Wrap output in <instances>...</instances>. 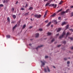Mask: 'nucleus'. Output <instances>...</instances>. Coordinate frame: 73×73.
I'll return each mask as SVG.
<instances>
[{
	"label": "nucleus",
	"instance_id": "f257e3e1",
	"mask_svg": "<svg viewBox=\"0 0 73 73\" xmlns=\"http://www.w3.org/2000/svg\"><path fill=\"white\" fill-rule=\"evenodd\" d=\"M35 17L37 18V19H40L41 17V15H38L37 14H35L34 15Z\"/></svg>",
	"mask_w": 73,
	"mask_h": 73
},
{
	"label": "nucleus",
	"instance_id": "f03ea898",
	"mask_svg": "<svg viewBox=\"0 0 73 73\" xmlns=\"http://www.w3.org/2000/svg\"><path fill=\"white\" fill-rule=\"evenodd\" d=\"M64 35H65V31H64L62 33V36H59V38L61 39L62 38L64 37Z\"/></svg>",
	"mask_w": 73,
	"mask_h": 73
},
{
	"label": "nucleus",
	"instance_id": "7ed1b4c3",
	"mask_svg": "<svg viewBox=\"0 0 73 73\" xmlns=\"http://www.w3.org/2000/svg\"><path fill=\"white\" fill-rule=\"evenodd\" d=\"M53 23H54V24H57V20H54L52 21Z\"/></svg>",
	"mask_w": 73,
	"mask_h": 73
},
{
	"label": "nucleus",
	"instance_id": "20e7f679",
	"mask_svg": "<svg viewBox=\"0 0 73 73\" xmlns=\"http://www.w3.org/2000/svg\"><path fill=\"white\" fill-rule=\"evenodd\" d=\"M42 46H43V45H41L40 46H38V47H37L36 48V50H37V49H38V48H41V47H42Z\"/></svg>",
	"mask_w": 73,
	"mask_h": 73
},
{
	"label": "nucleus",
	"instance_id": "39448f33",
	"mask_svg": "<svg viewBox=\"0 0 73 73\" xmlns=\"http://www.w3.org/2000/svg\"><path fill=\"white\" fill-rule=\"evenodd\" d=\"M8 2V0H3V3H7Z\"/></svg>",
	"mask_w": 73,
	"mask_h": 73
},
{
	"label": "nucleus",
	"instance_id": "423d86ee",
	"mask_svg": "<svg viewBox=\"0 0 73 73\" xmlns=\"http://www.w3.org/2000/svg\"><path fill=\"white\" fill-rule=\"evenodd\" d=\"M39 36V34L37 33L35 34L36 37H38Z\"/></svg>",
	"mask_w": 73,
	"mask_h": 73
},
{
	"label": "nucleus",
	"instance_id": "0eeeda50",
	"mask_svg": "<svg viewBox=\"0 0 73 73\" xmlns=\"http://www.w3.org/2000/svg\"><path fill=\"white\" fill-rule=\"evenodd\" d=\"M50 24H51V22H50L49 23H48L47 25V27H49V26H50Z\"/></svg>",
	"mask_w": 73,
	"mask_h": 73
},
{
	"label": "nucleus",
	"instance_id": "6e6552de",
	"mask_svg": "<svg viewBox=\"0 0 73 73\" xmlns=\"http://www.w3.org/2000/svg\"><path fill=\"white\" fill-rule=\"evenodd\" d=\"M41 62L42 63V66H44V65H45V63L44 62L42 61H41Z\"/></svg>",
	"mask_w": 73,
	"mask_h": 73
},
{
	"label": "nucleus",
	"instance_id": "1a4fd4ad",
	"mask_svg": "<svg viewBox=\"0 0 73 73\" xmlns=\"http://www.w3.org/2000/svg\"><path fill=\"white\" fill-rule=\"evenodd\" d=\"M61 30V28H59L57 30V32H60V31Z\"/></svg>",
	"mask_w": 73,
	"mask_h": 73
},
{
	"label": "nucleus",
	"instance_id": "9d476101",
	"mask_svg": "<svg viewBox=\"0 0 73 73\" xmlns=\"http://www.w3.org/2000/svg\"><path fill=\"white\" fill-rule=\"evenodd\" d=\"M66 23L65 22H64L63 23H62V26H63L64 25H65L66 24Z\"/></svg>",
	"mask_w": 73,
	"mask_h": 73
},
{
	"label": "nucleus",
	"instance_id": "9b49d317",
	"mask_svg": "<svg viewBox=\"0 0 73 73\" xmlns=\"http://www.w3.org/2000/svg\"><path fill=\"white\" fill-rule=\"evenodd\" d=\"M7 21H8V22H9V23H10V18H9V17H7Z\"/></svg>",
	"mask_w": 73,
	"mask_h": 73
},
{
	"label": "nucleus",
	"instance_id": "f8f14e48",
	"mask_svg": "<svg viewBox=\"0 0 73 73\" xmlns=\"http://www.w3.org/2000/svg\"><path fill=\"white\" fill-rule=\"evenodd\" d=\"M17 24H16L14 27H13V30H14L15 29V28H16V27H17Z\"/></svg>",
	"mask_w": 73,
	"mask_h": 73
},
{
	"label": "nucleus",
	"instance_id": "ddd939ff",
	"mask_svg": "<svg viewBox=\"0 0 73 73\" xmlns=\"http://www.w3.org/2000/svg\"><path fill=\"white\" fill-rule=\"evenodd\" d=\"M6 37H7V38H9L11 37V36H10V35H6Z\"/></svg>",
	"mask_w": 73,
	"mask_h": 73
},
{
	"label": "nucleus",
	"instance_id": "4468645a",
	"mask_svg": "<svg viewBox=\"0 0 73 73\" xmlns=\"http://www.w3.org/2000/svg\"><path fill=\"white\" fill-rule=\"evenodd\" d=\"M13 17L14 19H15L16 18V16L15 15H13Z\"/></svg>",
	"mask_w": 73,
	"mask_h": 73
},
{
	"label": "nucleus",
	"instance_id": "2eb2a0df",
	"mask_svg": "<svg viewBox=\"0 0 73 73\" xmlns=\"http://www.w3.org/2000/svg\"><path fill=\"white\" fill-rule=\"evenodd\" d=\"M48 36H50V35H52V33H51L48 32L47 33Z\"/></svg>",
	"mask_w": 73,
	"mask_h": 73
},
{
	"label": "nucleus",
	"instance_id": "dca6fc26",
	"mask_svg": "<svg viewBox=\"0 0 73 73\" xmlns=\"http://www.w3.org/2000/svg\"><path fill=\"white\" fill-rule=\"evenodd\" d=\"M49 7H51V6H52V7H54V4H50L49 5Z\"/></svg>",
	"mask_w": 73,
	"mask_h": 73
},
{
	"label": "nucleus",
	"instance_id": "f3484780",
	"mask_svg": "<svg viewBox=\"0 0 73 73\" xmlns=\"http://www.w3.org/2000/svg\"><path fill=\"white\" fill-rule=\"evenodd\" d=\"M29 12L26 13L25 14V16H27V15H29Z\"/></svg>",
	"mask_w": 73,
	"mask_h": 73
},
{
	"label": "nucleus",
	"instance_id": "a211bd4d",
	"mask_svg": "<svg viewBox=\"0 0 73 73\" xmlns=\"http://www.w3.org/2000/svg\"><path fill=\"white\" fill-rule=\"evenodd\" d=\"M33 7H30L29 9V10H30V11H31V10H32V9H33Z\"/></svg>",
	"mask_w": 73,
	"mask_h": 73
},
{
	"label": "nucleus",
	"instance_id": "6ab92c4d",
	"mask_svg": "<svg viewBox=\"0 0 73 73\" xmlns=\"http://www.w3.org/2000/svg\"><path fill=\"white\" fill-rule=\"evenodd\" d=\"M65 13V12L63 11V12H61V15H64V13Z\"/></svg>",
	"mask_w": 73,
	"mask_h": 73
},
{
	"label": "nucleus",
	"instance_id": "aec40b11",
	"mask_svg": "<svg viewBox=\"0 0 73 73\" xmlns=\"http://www.w3.org/2000/svg\"><path fill=\"white\" fill-rule=\"evenodd\" d=\"M56 15V13H54L53 14H52L51 16L52 17H54V16H55Z\"/></svg>",
	"mask_w": 73,
	"mask_h": 73
},
{
	"label": "nucleus",
	"instance_id": "412c9836",
	"mask_svg": "<svg viewBox=\"0 0 73 73\" xmlns=\"http://www.w3.org/2000/svg\"><path fill=\"white\" fill-rule=\"evenodd\" d=\"M44 72H48V71L46 69L44 68Z\"/></svg>",
	"mask_w": 73,
	"mask_h": 73
},
{
	"label": "nucleus",
	"instance_id": "4be33fe9",
	"mask_svg": "<svg viewBox=\"0 0 73 73\" xmlns=\"http://www.w3.org/2000/svg\"><path fill=\"white\" fill-rule=\"evenodd\" d=\"M72 16H73V12H72L70 14V17H72Z\"/></svg>",
	"mask_w": 73,
	"mask_h": 73
},
{
	"label": "nucleus",
	"instance_id": "5701e85b",
	"mask_svg": "<svg viewBox=\"0 0 73 73\" xmlns=\"http://www.w3.org/2000/svg\"><path fill=\"white\" fill-rule=\"evenodd\" d=\"M55 39L54 38H53V39L51 41V42H54V41Z\"/></svg>",
	"mask_w": 73,
	"mask_h": 73
},
{
	"label": "nucleus",
	"instance_id": "b1692460",
	"mask_svg": "<svg viewBox=\"0 0 73 73\" xmlns=\"http://www.w3.org/2000/svg\"><path fill=\"white\" fill-rule=\"evenodd\" d=\"M63 2L62 1H60V2L59 3V4L60 5H61V4H62Z\"/></svg>",
	"mask_w": 73,
	"mask_h": 73
},
{
	"label": "nucleus",
	"instance_id": "393cba45",
	"mask_svg": "<svg viewBox=\"0 0 73 73\" xmlns=\"http://www.w3.org/2000/svg\"><path fill=\"white\" fill-rule=\"evenodd\" d=\"M26 27V25H24L23 26V29H24V28H25Z\"/></svg>",
	"mask_w": 73,
	"mask_h": 73
},
{
	"label": "nucleus",
	"instance_id": "a878e982",
	"mask_svg": "<svg viewBox=\"0 0 73 73\" xmlns=\"http://www.w3.org/2000/svg\"><path fill=\"white\" fill-rule=\"evenodd\" d=\"M69 9H67L66 12H65V13H68V11H69Z\"/></svg>",
	"mask_w": 73,
	"mask_h": 73
},
{
	"label": "nucleus",
	"instance_id": "bb28decb",
	"mask_svg": "<svg viewBox=\"0 0 73 73\" xmlns=\"http://www.w3.org/2000/svg\"><path fill=\"white\" fill-rule=\"evenodd\" d=\"M49 4H50V3H47L46 4L45 7H47V6H48V5H49Z\"/></svg>",
	"mask_w": 73,
	"mask_h": 73
},
{
	"label": "nucleus",
	"instance_id": "cd10ccee",
	"mask_svg": "<svg viewBox=\"0 0 73 73\" xmlns=\"http://www.w3.org/2000/svg\"><path fill=\"white\" fill-rule=\"evenodd\" d=\"M4 7V5L2 4L0 5V8L1 7Z\"/></svg>",
	"mask_w": 73,
	"mask_h": 73
},
{
	"label": "nucleus",
	"instance_id": "c85d7f7f",
	"mask_svg": "<svg viewBox=\"0 0 73 73\" xmlns=\"http://www.w3.org/2000/svg\"><path fill=\"white\" fill-rule=\"evenodd\" d=\"M68 28H69V25H67V26H66V29H68Z\"/></svg>",
	"mask_w": 73,
	"mask_h": 73
},
{
	"label": "nucleus",
	"instance_id": "c756f323",
	"mask_svg": "<svg viewBox=\"0 0 73 73\" xmlns=\"http://www.w3.org/2000/svg\"><path fill=\"white\" fill-rule=\"evenodd\" d=\"M69 34H70V33L69 32H68L67 33V34H66V37H67L68 35H69Z\"/></svg>",
	"mask_w": 73,
	"mask_h": 73
},
{
	"label": "nucleus",
	"instance_id": "7c9ffc66",
	"mask_svg": "<svg viewBox=\"0 0 73 73\" xmlns=\"http://www.w3.org/2000/svg\"><path fill=\"white\" fill-rule=\"evenodd\" d=\"M47 69L48 72H50V69H49V68H48V66L47 67Z\"/></svg>",
	"mask_w": 73,
	"mask_h": 73
},
{
	"label": "nucleus",
	"instance_id": "2f4dec72",
	"mask_svg": "<svg viewBox=\"0 0 73 73\" xmlns=\"http://www.w3.org/2000/svg\"><path fill=\"white\" fill-rule=\"evenodd\" d=\"M54 8H56V7H57V5L55 4V5H54Z\"/></svg>",
	"mask_w": 73,
	"mask_h": 73
},
{
	"label": "nucleus",
	"instance_id": "473e14b6",
	"mask_svg": "<svg viewBox=\"0 0 73 73\" xmlns=\"http://www.w3.org/2000/svg\"><path fill=\"white\" fill-rule=\"evenodd\" d=\"M39 31H42V29H39Z\"/></svg>",
	"mask_w": 73,
	"mask_h": 73
},
{
	"label": "nucleus",
	"instance_id": "72a5a7b5",
	"mask_svg": "<svg viewBox=\"0 0 73 73\" xmlns=\"http://www.w3.org/2000/svg\"><path fill=\"white\" fill-rule=\"evenodd\" d=\"M21 10H22V11H24V10H25V9L24 8H21Z\"/></svg>",
	"mask_w": 73,
	"mask_h": 73
},
{
	"label": "nucleus",
	"instance_id": "f704fd0d",
	"mask_svg": "<svg viewBox=\"0 0 73 73\" xmlns=\"http://www.w3.org/2000/svg\"><path fill=\"white\" fill-rule=\"evenodd\" d=\"M14 10H15V8H13L11 9V11H14Z\"/></svg>",
	"mask_w": 73,
	"mask_h": 73
},
{
	"label": "nucleus",
	"instance_id": "c9c22d12",
	"mask_svg": "<svg viewBox=\"0 0 73 73\" xmlns=\"http://www.w3.org/2000/svg\"><path fill=\"white\" fill-rule=\"evenodd\" d=\"M61 11H62V9H60L59 10V11H58V13L59 12H61Z\"/></svg>",
	"mask_w": 73,
	"mask_h": 73
},
{
	"label": "nucleus",
	"instance_id": "e433bc0d",
	"mask_svg": "<svg viewBox=\"0 0 73 73\" xmlns=\"http://www.w3.org/2000/svg\"><path fill=\"white\" fill-rule=\"evenodd\" d=\"M48 20H46L45 21V22L47 23H48Z\"/></svg>",
	"mask_w": 73,
	"mask_h": 73
},
{
	"label": "nucleus",
	"instance_id": "4c0bfd02",
	"mask_svg": "<svg viewBox=\"0 0 73 73\" xmlns=\"http://www.w3.org/2000/svg\"><path fill=\"white\" fill-rule=\"evenodd\" d=\"M32 28H33V26H31V27H29V29H32Z\"/></svg>",
	"mask_w": 73,
	"mask_h": 73
},
{
	"label": "nucleus",
	"instance_id": "58836bf2",
	"mask_svg": "<svg viewBox=\"0 0 73 73\" xmlns=\"http://www.w3.org/2000/svg\"><path fill=\"white\" fill-rule=\"evenodd\" d=\"M15 23V21H12L11 22V23H12L13 24H14Z\"/></svg>",
	"mask_w": 73,
	"mask_h": 73
},
{
	"label": "nucleus",
	"instance_id": "ea45409f",
	"mask_svg": "<svg viewBox=\"0 0 73 73\" xmlns=\"http://www.w3.org/2000/svg\"><path fill=\"white\" fill-rule=\"evenodd\" d=\"M46 16V14H45L44 15V17H45Z\"/></svg>",
	"mask_w": 73,
	"mask_h": 73
},
{
	"label": "nucleus",
	"instance_id": "a19ab883",
	"mask_svg": "<svg viewBox=\"0 0 73 73\" xmlns=\"http://www.w3.org/2000/svg\"><path fill=\"white\" fill-rule=\"evenodd\" d=\"M58 19L59 20H61V17H58Z\"/></svg>",
	"mask_w": 73,
	"mask_h": 73
},
{
	"label": "nucleus",
	"instance_id": "79ce46f5",
	"mask_svg": "<svg viewBox=\"0 0 73 73\" xmlns=\"http://www.w3.org/2000/svg\"><path fill=\"white\" fill-rule=\"evenodd\" d=\"M48 58V56H45V58Z\"/></svg>",
	"mask_w": 73,
	"mask_h": 73
},
{
	"label": "nucleus",
	"instance_id": "37998d69",
	"mask_svg": "<svg viewBox=\"0 0 73 73\" xmlns=\"http://www.w3.org/2000/svg\"><path fill=\"white\" fill-rule=\"evenodd\" d=\"M63 43L64 44H66V41H64L63 42Z\"/></svg>",
	"mask_w": 73,
	"mask_h": 73
},
{
	"label": "nucleus",
	"instance_id": "c03bdc74",
	"mask_svg": "<svg viewBox=\"0 0 73 73\" xmlns=\"http://www.w3.org/2000/svg\"><path fill=\"white\" fill-rule=\"evenodd\" d=\"M67 64H70V62L69 61H68L67 62Z\"/></svg>",
	"mask_w": 73,
	"mask_h": 73
},
{
	"label": "nucleus",
	"instance_id": "a18cd8bd",
	"mask_svg": "<svg viewBox=\"0 0 73 73\" xmlns=\"http://www.w3.org/2000/svg\"><path fill=\"white\" fill-rule=\"evenodd\" d=\"M61 46V45H58L57 46V47H59Z\"/></svg>",
	"mask_w": 73,
	"mask_h": 73
},
{
	"label": "nucleus",
	"instance_id": "49530a36",
	"mask_svg": "<svg viewBox=\"0 0 73 73\" xmlns=\"http://www.w3.org/2000/svg\"><path fill=\"white\" fill-rule=\"evenodd\" d=\"M47 12H47V11H46V12H45V14H47Z\"/></svg>",
	"mask_w": 73,
	"mask_h": 73
},
{
	"label": "nucleus",
	"instance_id": "de8ad7c7",
	"mask_svg": "<svg viewBox=\"0 0 73 73\" xmlns=\"http://www.w3.org/2000/svg\"><path fill=\"white\" fill-rule=\"evenodd\" d=\"M70 31H72V32H73V30L72 29H70Z\"/></svg>",
	"mask_w": 73,
	"mask_h": 73
},
{
	"label": "nucleus",
	"instance_id": "09e8293b",
	"mask_svg": "<svg viewBox=\"0 0 73 73\" xmlns=\"http://www.w3.org/2000/svg\"><path fill=\"white\" fill-rule=\"evenodd\" d=\"M70 39L71 40H73V38L72 37H70Z\"/></svg>",
	"mask_w": 73,
	"mask_h": 73
},
{
	"label": "nucleus",
	"instance_id": "8fccbe9b",
	"mask_svg": "<svg viewBox=\"0 0 73 73\" xmlns=\"http://www.w3.org/2000/svg\"><path fill=\"white\" fill-rule=\"evenodd\" d=\"M67 59H68L66 58H64V60H67Z\"/></svg>",
	"mask_w": 73,
	"mask_h": 73
},
{
	"label": "nucleus",
	"instance_id": "3c124183",
	"mask_svg": "<svg viewBox=\"0 0 73 73\" xmlns=\"http://www.w3.org/2000/svg\"><path fill=\"white\" fill-rule=\"evenodd\" d=\"M28 6V5L27 4L25 5V7H27V6Z\"/></svg>",
	"mask_w": 73,
	"mask_h": 73
},
{
	"label": "nucleus",
	"instance_id": "603ef678",
	"mask_svg": "<svg viewBox=\"0 0 73 73\" xmlns=\"http://www.w3.org/2000/svg\"><path fill=\"white\" fill-rule=\"evenodd\" d=\"M58 35H59V34H58L56 35V36H58Z\"/></svg>",
	"mask_w": 73,
	"mask_h": 73
},
{
	"label": "nucleus",
	"instance_id": "864d4df0",
	"mask_svg": "<svg viewBox=\"0 0 73 73\" xmlns=\"http://www.w3.org/2000/svg\"><path fill=\"white\" fill-rule=\"evenodd\" d=\"M71 49H73V47H72L71 48Z\"/></svg>",
	"mask_w": 73,
	"mask_h": 73
},
{
	"label": "nucleus",
	"instance_id": "5fc2aeb1",
	"mask_svg": "<svg viewBox=\"0 0 73 73\" xmlns=\"http://www.w3.org/2000/svg\"><path fill=\"white\" fill-rule=\"evenodd\" d=\"M51 27H53V25H52L51 26Z\"/></svg>",
	"mask_w": 73,
	"mask_h": 73
},
{
	"label": "nucleus",
	"instance_id": "6e6d98bb",
	"mask_svg": "<svg viewBox=\"0 0 73 73\" xmlns=\"http://www.w3.org/2000/svg\"><path fill=\"white\" fill-rule=\"evenodd\" d=\"M48 0H44V1H47Z\"/></svg>",
	"mask_w": 73,
	"mask_h": 73
},
{
	"label": "nucleus",
	"instance_id": "4d7b16f0",
	"mask_svg": "<svg viewBox=\"0 0 73 73\" xmlns=\"http://www.w3.org/2000/svg\"><path fill=\"white\" fill-rule=\"evenodd\" d=\"M29 46H31V45H32V44H29Z\"/></svg>",
	"mask_w": 73,
	"mask_h": 73
},
{
	"label": "nucleus",
	"instance_id": "13d9d810",
	"mask_svg": "<svg viewBox=\"0 0 73 73\" xmlns=\"http://www.w3.org/2000/svg\"><path fill=\"white\" fill-rule=\"evenodd\" d=\"M71 8H73V5L72 6H71Z\"/></svg>",
	"mask_w": 73,
	"mask_h": 73
},
{
	"label": "nucleus",
	"instance_id": "bf43d9fd",
	"mask_svg": "<svg viewBox=\"0 0 73 73\" xmlns=\"http://www.w3.org/2000/svg\"><path fill=\"white\" fill-rule=\"evenodd\" d=\"M30 20H31V21H32V18H31Z\"/></svg>",
	"mask_w": 73,
	"mask_h": 73
},
{
	"label": "nucleus",
	"instance_id": "052dcab7",
	"mask_svg": "<svg viewBox=\"0 0 73 73\" xmlns=\"http://www.w3.org/2000/svg\"><path fill=\"white\" fill-rule=\"evenodd\" d=\"M17 3H18V1H17V2L16 3V4H17Z\"/></svg>",
	"mask_w": 73,
	"mask_h": 73
},
{
	"label": "nucleus",
	"instance_id": "680f3d73",
	"mask_svg": "<svg viewBox=\"0 0 73 73\" xmlns=\"http://www.w3.org/2000/svg\"><path fill=\"white\" fill-rule=\"evenodd\" d=\"M53 67L54 68H56L55 67V66H53Z\"/></svg>",
	"mask_w": 73,
	"mask_h": 73
},
{
	"label": "nucleus",
	"instance_id": "e2e57ef3",
	"mask_svg": "<svg viewBox=\"0 0 73 73\" xmlns=\"http://www.w3.org/2000/svg\"><path fill=\"white\" fill-rule=\"evenodd\" d=\"M33 40V39H30V40Z\"/></svg>",
	"mask_w": 73,
	"mask_h": 73
},
{
	"label": "nucleus",
	"instance_id": "0e129e2a",
	"mask_svg": "<svg viewBox=\"0 0 73 73\" xmlns=\"http://www.w3.org/2000/svg\"><path fill=\"white\" fill-rule=\"evenodd\" d=\"M23 7H24V6L23 5Z\"/></svg>",
	"mask_w": 73,
	"mask_h": 73
},
{
	"label": "nucleus",
	"instance_id": "69168bd1",
	"mask_svg": "<svg viewBox=\"0 0 73 73\" xmlns=\"http://www.w3.org/2000/svg\"><path fill=\"white\" fill-rule=\"evenodd\" d=\"M26 19H28V18H26Z\"/></svg>",
	"mask_w": 73,
	"mask_h": 73
},
{
	"label": "nucleus",
	"instance_id": "338daca9",
	"mask_svg": "<svg viewBox=\"0 0 73 73\" xmlns=\"http://www.w3.org/2000/svg\"><path fill=\"white\" fill-rule=\"evenodd\" d=\"M68 58L69 59V58Z\"/></svg>",
	"mask_w": 73,
	"mask_h": 73
},
{
	"label": "nucleus",
	"instance_id": "774afa93",
	"mask_svg": "<svg viewBox=\"0 0 73 73\" xmlns=\"http://www.w3.org/2000/svg\"><path fill=\"white\" fill-rule=\"evenodd\" d=\"M65 73H66V72H65Z\"/></svg>",
	"mask_w": 73,
	"mask_h": 73
}]
</instances>
